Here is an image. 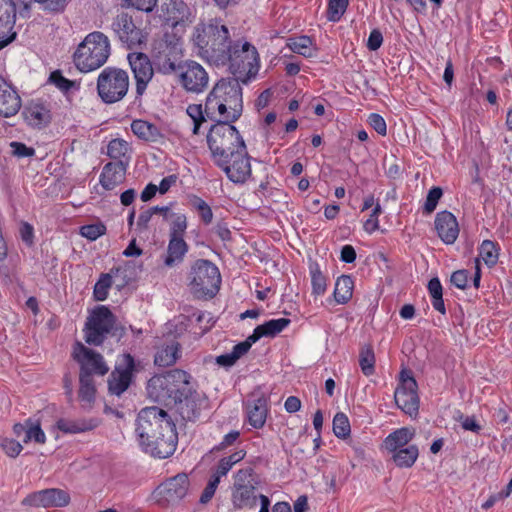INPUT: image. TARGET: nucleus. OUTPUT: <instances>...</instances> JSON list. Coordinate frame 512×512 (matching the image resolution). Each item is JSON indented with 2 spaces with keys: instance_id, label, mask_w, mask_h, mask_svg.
<instances>
[{
  "instance_id": "1",
  "label": "nucleus",
  "mask_w": 512,
  "mask_h": 512,
  "mask_svg": "<svg viewBox=\"0 0 512 512\" xmlns=\"http://www.w3.org/2000/svg\"><path fill=\"white\" fill-rule=\"evenodd\" d=\"M193 122L192 132L199 134L206 118L215 121H237L243 112L242 87L237 79L228 77L220 79L207 95L205 108L200 104H191L186 110Z\"/></svg>"
},
{
  "instance_id": "2",
  "label": "nucleus",
  "mask_w": 512,
  "mask_h": 512,
  "mask_svg": "<svg viewBox=\"0 0 512 512\" xmlns=\"http://www.w3.org/2000/svg\"><path fill=\"white\" fill-rule=\"evenodd\" d=\"M190 41L195 54L216 67L226 59L233 43L228 27L219 18L199 22L193 28Z\"/></svg>"
},
{
  "instance_id": "3",
  "label": "nucleus",
  "mask_w": 512,
  "mask_h": 512,
  "mask_svg": "<svg viewBox=\"0 0 512 512\" xmlns=\"http://www.w3.org/2000/svg\"><path fill=\"white\" fill-rule=\"evenodd\" d=\"M151 55L158 72L164 75L176 73L186 61L183 40L173 30L166 31L154 39Z\"/></svg>"
},
{
  "instance_id": "4",
  "label": "nucleus",
  "mask_w": 512,
  "mask_h": 512,
  "mask_svg": "<svg viewBox=\"0 0 512 512\" xmlns=\"http://www.w3.org/2000/svg\"><path fill=\"white\" fill-rule=\"evenodd\" d=\"M227 66L239 82L247 83L258 74L260 68L259 53L250 42L239 39L233 41L226 59L220 67Z\"/></svg>"
},
{
  "instance_id": "5",
  "label": "nucleus",
  "mask_w": 512,
  "mask_h": 512,
  "mask_svg": "<svg viewBox=\"0 0 512 512\" xmlns=\"http://www.w3.org/2000/svg\"><path fill=\"white\" fill-rule=\"evenodd\" d=\"M111 54L108 37L99 31L89 33L78 45L73 55L76 68L81 72H90L102 67Z\"/></svg>"
},
{
  "instance_id": "6",
  "label": "nucleus",
  "mask_w": 512,
  "mask_h": 512,
  "mask_svg": "<svg viewBox=\"0 0 512 512\" xmlns=\"http://www.w3.org/2000/svg\"><path fill=\"white\" fill-rule=\"evenodd\" d=\"M233 478L232 502L235 507L252 508L260 500L259 512H269L270 500L267 496L258 493L257 486L260 484V479L251 466L238 470Z\"/></svg>"
},
{
  "instance_id": "7",
  "label": "nucleus",
  "mask_w": 512,
  "mask_h": 512,
  "mask_svg": "<svg viewBox=\"0 0 512 512\" xmlns=\"http://www.w3.org/2000/svg\"><path fill=\"white\" fill-rule=\"evenodd\" d=\"M190 378L186 371L180 369L170 370L163 375H155L147 383V394L154 402L165 406L172 405L176 396L183 393L184 390L181 388H187Z\"/></svg>"
},
{
  "instance_id": "8",
  "label": "nucleus",
  "mask_w": 512,
  "mask_h": 512,
  "mask_svg": "<svg viewBox=\"0 0 512 512\" xmlns=\"http://www.w3.org/2000/svg\"><path fill=\"white\" fill-rule=\"evenodd\" d=\"M231 123L217 121L207 134V144L216 165H223L224 158L245 145L238 130Z\"/></svg>"
},
{
  "instance_id": "9",
  "label": "nucleus",
  "mask_w": 512,
  "mask_h": 512,
  "mask_svg": "<svg viewBox=\"0 0 512 512\" xmlns=\"http://www.w3.org/2000/svg\"><path fill=\"white\" fill-rule=\"evenodd\" d=\"M129 89L127 71L117 67H106L97 78V93L106 104L121 101Z\"/></svg>"
},
{
  "instance_id": "10",
  "label": "nucleus",
  "mask_w": 512,
  "mask_h": 512,
  "mask_svg": "<svg viewBox=\"0 0 512 512\" xmlns=\"http://www.w3.org/2000/svg\"><path fill=\"white\" fill-rule=\"evenodd\" d=\"M190 278L191 290L198 298H212L220 289L219 269L208 260H197L192 266Z\"/></svg>"
},
{
  "instance_id": "11",
  "label": "nucleus",
  "mask_w": 512,
  "mask_h": 512,
  "mask_svg": "<svg viewBox=\"0 0 512 512\" xmlns=\"http://www.w3.org/2000/svg\"><path fill=\"white\" fill-rule=\"evenodd\" d=\"M166 427L173 429L175 428V424L163 409L158 407H146L139 412L136 432L140 443H147L148 438L161 435L165 432Z\"/></svg>"
},
{
  "instance_id": "12",
  "label": "nucleus",
  "mask_w": 512,
  "mask_h": 512,
  "mask_svg": "<svg viewBox=\"0 0 512 512\" xmlns=\"http://www.w3.org/2000/svg\"><path fill=\"white\" fill-rule=\"evenodd\" d=\"M174 74L177 76L179 85L189 93H202L209 85L208 72L195 60L186 59Z\"/></svg>"
},
{
  "instance_id": "13",
  "label": "nucleus",
  "mask_w": 512,
  "mask_h": 512,
  "mask_svg": "<svg viewBox=\"0 0 512 512\" xmlns=\"http://www.w3.org/2000/svg\"><path fill=\"white\" fill-rule=\"evenodd\" d=\"M114 322V315L107 307H97L86 323V342L95 346L102 344L106 335L112 330Z\"/></svg>"
},
{
  "instance_id": "14",
  "label": "nucleus",
  "mask_w": 512,
  "mask_h": 512,
  "mask_svg": "<svg viewBox=\"0 0 512 512\" xmlns=\"http://www.w3.org/2000/svg\"><path fill=\"white\" fill-rule=\"evenodd\" d=\"M181 390H184L182 387ZM177 413L185 421H196L199 419L202 410L207 408L208 400L202 394L192 389L190 379H188L187 388L183 393H179L173 404Z\"/></svg>"
},
{
  "instance_id": "15",
  "label": "nucleus",
  "mask_w": 512,
  "mask_h": 512,
  "mask_svg": "<svg viewBox=\"0 0 512 512\" xmlns=\"http://www.w3.org/2000/svg\"><path fill=\"white\" fill-rule=\"evenodd\" d=\"M190 481L188 475L179 473L166 479L154 491L157 503L167 506L180 502L188 493Z\"/></svg>"
},
{
  "instance_id": "16",
  "label": "nucleus",
  "mask_w": 512,
  "mask_h": 512,
  "mask_svg": "<svg viewBox=\"0 0 512 512\" xmlns=\"http://www.w3.org/2000/svg\"><path fill=\"white\" fill-rule=\"evenodd\" d=\"M217 166L225 172L230 181L236 184H244L252 175L250 156L245 145L224 158L223 165Z\"/></svg>"
},
{
  "instance_id": "17",
  "label": "nucleus",
  "mask_w": 512,
  "mask_h": 512,
  "mask_svg": "<svg viewBox=\"0 0 512 512\" xmlns=\"http://www.w3.org/2000/svg\"><path fill=\"white\" fill-rule=\"evenodd\" d=\"M417 382L411 372L403 370L400 373V383L395 390L394 398L397 406L406 414L412 416L418 413L419 397Z\"/></svg>"
},
{
  "instance_id": "18",
  "label": "nucleus",
  "mask_w": 512,
  "mask_h": 512,
  "mask_svg": "<svg viewBox=\"0 0 512 512\" xmlns=\"http://www.w3.org/2000/svg\"><path fill=\"white\" fill-rule=\"evenodd\" d=\"M112 27L120 41L129 49H141L147 43V34L134 24L132 16L128 13L118 14Z\"/></svg>"
},
{
  "instance_id": "19",
  "label": "nucleus",
  "mask_w": 512,
  "mask_h": 512,
  "mask_svg": "<svg viewBox=\"0 0 512 512\" xmlns=\"http://www.w3.org/2000/svg\"><path fill=\"white\" fill-rule=\"evenodd\" d=\"M73 356L80 364V373L93 377V374L104 376L109 371L103 356L81 343H77Z\"/></svg>"
},
{
  "instance_id": "20",
  "label": "nucleus",
  "mask_w": 512,
  "mask_h": 512,
  "mask_svg": "<svg viewBox=\"0 0 512 512\" xmlns=\"http://www.w3.org/2000/svg\"><path fill=\"white\" fill-rule=\"evenodd\" d=\"M70 501L69 494L61 489L50 488L33 492L22 500V505L27 507H63Z\"/></svg>"
},
{
  "instance_id": "21",
  "label": "nucleus",
  "mask_w": 512,
  "mask_h": 512,
  "mask_svg": "<svg viewBox=\"0 0 512 512\" xmlns=\"http://www.w3.org/2000/svg\"><path fill=\"white\" fill-rule=\"evenodd\" d=\"M177 432L176 427L173 429L165 428V432L161 435H156L153 438H148L147 443H140L145 452L153 457L160 459L170 457L176 450L177 445Z\"/></svg>"
},
{
  "instance_id": "22",
  "label": "nucleus",
  "mask_w": 512,
  "mask_h": 512,
  "mask_svg": "<svg viewBox=\"0 0 512 512\" xmlns=\"http://www.w3.org/2000/svg\"><path fill=\"white\" fill-rule=\"evenodd\" d=\"M128 61L136 80V93L142 95L154 74L151 61L149 57L142 52L129 53Z\"/></svg>"
},
{
  "instance_id": "23",
  "label": "nucleus",
  "mask_w": 512,
  "mask_h": 512,
  "mask_svg": "<svg viewBox=\"0 0 512 512\" xmlns=\"http://www.w3.org/2000/svg\"><path fill=\"white\" fill-rule=\"evenodd\" d=\"M135 368L134 359L130 354L123 356V363L115 368L108 379V389L111 394L121 395L129 387Z\"/></svg>"
},
{
  "instance_id": "24",
  "label": "nucleus",
  "mask_w": 512,
  "mask_h": 512,
  "mask_svg": "<svg viewBox=\"0 0 512 512\" xmlns=\"http://www.w3.org/2000/svg\"><path fill=\"white\" fill-rule=\"evenodd\" d=\"M268 397L261 392H253L246 401V415L248 423L260 429L264 426L268 415Z\"/></svg>"
},
{
  "instance_id": "25",
  "label": "nucleus",
  "mask_w": 512,
  "mask_h": 512,
  "mask_svg": "<svg viewBox=\"0 0 512 512\" xmlns=\"http://www.w3.org/2000/svg\"><path fill=\"white\" fill-rule=\"evenodd\" d=\"M435 229L446 244H453L459 235L456 217L448 211L439 212L435 218Z\"/></svg>"
},
{
  "instance_id": "26",
  "label": "nucleus",
  "mask_w": 512,
  "mask_h": 512,
  "mask_svg": "<svg viewBox=\"0 0 512 512\" xmlns=\"http://www.w3.org/2000/svg\"><path fill=\"white\" fill-rule=\"evenodd\" d=\"M21 108V99L13 87L0 76V115L11 117Z\"/></svg>"
},
{
  "instance_id": "27",
  "label": "nucleus",
  "mask_w": 512,
  "mask_h": 512,
  "mask_svg": "<svg viewBox=\"0 0 512 512\" xmlns=\"http://www.w3.org/2000/svg\"><path fill=\"white\" fill-rule=\"evenodd\" d=\"M126 166L122 160L105 164L100 174V184L102 187L105 190H113L122 184L125 180Z\"/></svg>"
},
{
  "instance_id": "28",
  "label": "nucleus",
  "mask_w": 512,
  "mask_h": 512,
  "mask_svg": "<svg viewBox=\"0 0 512 512\" xmlns=\"http://www.w3.org/2000/svg\"><path fill=\"white\" fill-rule=\"evenodd\" d=\"M291 320L288 318L272 319L264 324L258 325L253 333L246 339L252 346L253 343L257 342L262 337H275L277 334L282 332L289 324Z\"/></svg>"
},
{
  "instance_id": "29",
  "label": "nucleus",
  "mask_w": 512,
  "mask_h": 512,
  "mask_svg": "<svg viewBox=\"0 0 512 512\" xmlns=\"http://www.w3.org/2000/svg\"><path fill=\"white\" fill-rule=\"evenodd\" d=\"M164 5L167 17L173 22L174 27L192 22L194 18L192 10L183 0H167Z\"/></svg>"
},
{
  "instance_id": "30",
  "label": "nucleus",
  "mask_w": 512,
  "mask_h": 512,
  "mask_svg": "<svg viewBox=\"0 0 512 512\" xmlns=\"http://www.w3.org/2000/svg\"><path fill=\"white\" fill-rule=\"evenodd\" d=\"M22 115L32 127L41 128L51 121L50 110L41 103H30L24 108Z\"/></svg>"
},
{
  "instance_id": "31",
  "label": "nucleus",
  "mask_w": 512,
  "mask_h": 512,
  "mask_svg": "<svg viewBox=\"0 0 512 512\" xmlns=\"http://www.w3.org/2000/svg\"><path fill=\"white\" fill-rule=\"evenodd\" d=\"M415 436V429L402 427L390 433L383 442V447L391 454L409 446Z\"/></svg>"
},
{
  "instance_id": "32",
  "label": "nucleus",
  "mask_w": 512,
  "mask_h": 512,
  "mask_svg": "<svg viewBox=\"0 0 512 512\" xmlns=\"http://www.w3.org/2000/svg\"><path fill=\"white\" fill-rule=\"evenodd\" d=\"M131 130L137 138L145 142L160 143L164 139L160 129L155 124L145 120L132 121Z\"/></svg>"
},
{
  "instance_id": "33",
  "label": "nucleus",
  "mask_w": 512,
  "mask_h": 512,
  "mask_svg": "<svg viewBox=\"0 0 512 512\" xmlns=\"http://www.w3.org/2000/svg\"><path fill=\"white\" fill-rule=\"evenodd\" d=\"M180 356V344L171 339L158 348L154 363L159 367H168L173 365Z\"/></svg>"
},
{
  "instance_id": "34",
  "label": "nucleus",
  "mask_w": 512,
  "mask_h": 512,
  "mask_svg": "<svg viewBox=\"0 0 512 512\" xmlns=\"http://www.w3.org/2000/svg\"><path fill=\"white\" fill-rule=\"evenodd\" d=\"M99 420L96 418L91 419H79V420H70L61 418L57 421V428L64 433H82L86 431H91L98 427Z\"/></svg>"
},
{
  "instance_id": "35",
  "label": "nucleus",
  "mask_w": 512,
  "mask_h": 512,
  "mask_svg": "<svg viewBox=\"0 0 512 512\" xmlns=\"http://www.w3.org/2000/svg\"><path fill=\"white\" fill-rule=\"evenodd\" d=\"M80 387L78 391V398L81 406L84 409H91L96 398V387L94 379L91 375L84 373L79 374Z\"/></svg>"
},
{
  "instance_id": "36",
  "label": "nucleus",
  "mask_w": 512,
  "mask_h": 512,
  "mask_svg": "<svg viewBox=\"0 0 512 512\" xmlns=\"http://www.w3.org/2000/svg\"><path fill=\"white\" fill-rule=\"evenodd\" d=\"M16 20V5L13 0H0V38L13 31Z\"/></svg>"
},
{
  "instance_id": "37",
  "label": "nucleus",
  "mask_w": 512,
  "mask_h": 512,
  "mask_svg": "<svg viewBox=\"0 0 512 512\" xmlns=\"http://www.w3.org/2000/svg\"><path fill=\"white\" fill-rule=\"evenodd\" d=\"M187 251L188 245L183 237L171 236L167 248V256L164 260L165 265L167 267H173L182 262Z\"/></svg>"
},
{
  "instance_id": "38",
  "label": "nucleus",
  "mask_w": 512,
  "mask_h": 512,
  "mask_svg": "<svg viewBox=\"0 0 512 512\" xmlns=\"http://www.w3.org/2000/svg\"><path fill=\"white\" fill-rule=\"evenodd\" d=\"M120 268H112L109 273H102L94 286L93 296L97 301H104L108 297L109 289L113 285V278L118 276Z\"/></svg>"
},
{
  "instance_id": "39",
  "label": "nucleus",
  "mask_w": 512,
  "mask_h": 512,
  "mask_svg": "<svg viewBox=\"0 0 512 512\" xmlns=\"http://www.w3.org/2000/svg\"><path fill=\"white\" fill-rule=\"evenodd\" d=\"M391 454V458L396 466L400 468H409L416 462L419 456V450L416 445H409L408 447Z\"/></svg>"
},
{
  "instance_id": "40",
  "label": "nucleus",
  "mask_w": 512,
  "mask_h": 512,
  "mask_svg": "<svg viewBox=\"0 0 512 512\" xmlns=\"http://www.w3.org/2000/svg\"><path fill=\"white\" fill-rule=\"evenodd\" d=\"M353 280L350 276L342 275L335 283L334 299L339 304L347 303L353 294Z\"/></svg>"
},
{
  "instance_id": "41",
  "label": "nucleus",
  "mask_w": 512,
  "mask_h": 512,
  "mask_svg": "<svg viewBox=\"0 0 512 512\" xmlns=\"http://www.w3.org/2000/svg\"><path fill=\"white\" fill-rule=\"evenodd\" d=\"M250 348L251 345L247 340L240 342L234 346L233 351L231 353L218 356L216 358V362L220 366H232L237 362L238 359L245 355L250 350Z\"/></svg>"
},
{
  "instance_id": "42",
  "label": "nucleus",
  "mask_w": 512,
  "mask_h": 512,
  "mask_svg": "<svg viewBox=\"0 0 512 512\" xmlns=\"http://www.w3.org/2000/svg\"><path fill=\"white\" fill-rule=\"evenodd\" d=\"M131 151L130 143L121 138L112 139L107 145V155L111 159L120 161L122 158H128Z\"/></svg>"
},
{
  "instance_id": "43",
  "label": "nucleus",
  "mask_w": 512,
  "mask_h": 512,
  "mask_svg": "<svg viewBox=\"0 0 512 512\" xmlns=\"http://www.w3.org/2000/svg\"><path fill=\"white\" fill-rule=\"evenodd\" d=\"M359 365L364 375L370 376L374 373L375 355L372 346H364L361 348Z\"/></svg>"
},
{
  "instance_id": "44",
  "label": "nucleus",
  "mask_w": 512,
  "mask_h": 512,
  "mask_svg": "<svg viewBox=\"0 0 512 512\" xmlns=\"http://www.w3.org/2000/svg\"><path fill=\"white\" fill-rule=\"evenodd\" d=\"M287 46L294 53L300 54L304 57L312 56V40L308 36L289 39Z\"/></svg>"
},
{
  "instance_id": "45",
  "label": "nucleus",
  "mask_w": 512,
  "mask_h": 512,
  "mask_svg": "<svg viewBox=\"0 0 512 512\" xmlns=\"http://www.w3.org/2000/svg\"><path fill=\"white\" fill-rule=\"evenodd\" d=\"M498 249L494 242L490 240H485L482 242L479 248V257L485 262L489 267L495 265L498 261Z\"/></svg>"
},
{
  "instance_id": "46",
  "label": "nucleus",
  "mask_w": 512,
  "mask_h": 512,
  "mask_svg": "<svg viewBox=\"0 0 512 512\" xmlns=\"http://www.w3.org/2000/svg\"><path fill=\"white\" fill-rule=\"evenodd\" d=\"M333 432L336 437L346 439L351 432L348 417L344 413H337L333 419Z\"/></svg>"
},
{
  "instance_id": "47",
  "label": "nucleus",
  "mask_w": 512,
  "mask_h": 512,
  "mask_svg": "<svg viewBox=\"0 0 512 512\" xmlns=\"http://www.w3.org/2000/svg\"><path fill=\"white\" fill-rule=\"evenodd\" d=\"M348 0H329L327 9V19L337 22L341 19L348 7Z\"/></svg>"
},
{
  "instance_id": "48",
  "label": "nucleus",
  "mask_w": 512,
  "mask_h": 512,
  "mask_svg": "<svg viewBox=\"0 0 512 512\" xmlns=\"http://www.w3.org/2000/svg\"><path fill=\"white\" fill-rule=\"evenodd\" d=\"M31 440H34L38 444H44L46 436L41 429L39 422L28 419V431L23 442L28 443Z\"/></svg>"
},
{
  "instance_id": "49",
  "label": "nucleus",
  "mask_w": 512,
  "mask_h": 512,
  "mask_svg": "<svg viewBox=\"0 0 512 512\" xmlns=\"http://www.w3.org/2000/svg\"><path fill=\"white\" fill-rule=\"evenodd\" d=\"M192 203L202 222L206 225L210 224L213 219V212L210 206L199 197H195Z\"/></svg>"
},
{
  "instance_id": "50",
  "label": "nucleus",
  "mask_w": 512,
  "mask_h": 512,
  "mask_svg": "<svg viewBox=\"0 0 512 512\" xmlns=\"http://www.w3.org/2000/svg\"><path fill=\"white\" fill-rule=\"evenodd\" d=\"M106 232V227L102 223H95V224H89L84 225L80 228V234L81 236L94 241L100 236L104 235Z\"/></svg>"
},
{
  "instance_id": "51",
  "label": "nucleus",
  "mask_w": 512,
  "mask_h": 512,
  "mask_svg": "<svg viewBox=\"0 0 512 512\" xmlns=\"http://www.w3.org/2000/svg\"><path fill=\"white\" fill-rule=\"evenodd\" d=\"M442 194H443V192L440 187H433L428 192V195H427L424 207H423L424 213L431 214L436 209V206L438 204V201L442 197Z\"/></svg>"
},
{
  "instance_id": "52",
  "label": "nucleus",
  "mask_w": 512,
  "mask_h": 512,
  "mask_svg": "<svg viewBox=\"0 0 512 512\" xmlns=\"http://www.w3.org/2000/svg\"><path fill=\"white\" fill-rule=\"evenodd\" d=\"M312 281V292L314 295H323L326 291V277L321 273L319 269H315L311 272Z\"/></svg>"
},
{
  "instance_id": "53",
  "label": "nucleus",
  "mask_w": 512,
  "mask_h": 512,
  "mask_svg": "<svg viewBox=\"0 0 512 512\" xmlns=\"http://www.w3.org/2000/svg\"><path fill=\"white\" fill-rule=\"evenodd\" d=\"M0 447L7 456L12 458L17 457L23 449L18 441L9 438H3L0 442Z\"/></svg>"
},
{
  "instance_id": "54",
  "label": "nucleus",
  "mask_w": 512,
  "mask_h": 512,
  "mask_svg": "<svg viewBox=\"0 0 512 512\" xmlns=\"http://www.w3.org/2000/svg\"><path fill=\"white\" fill-rule=\"evenodd\" d=\"M382 213L381 205L377 202L369 218L364 223V230L373 233L379 228L378 216Z\"/></svg>"
},
{
  "instance_id": "55",
  "label": "nucleus",
  "mask_w": 512,
  "mask_h": 512,
  "mask_svg": "<svg viewBox=\"0 0 512 512\" xmlns=\"http://www.w3.org/2000/svg\"><path fill=\"white\" fill-rule=\"evenodd\" d=\"M49 79L62 91H68L73 86V82L66 79L59 70L53 71Z\"/></svg>"
},
{
  "instance_id": "56",
  "label": "nucleus",
  "mask_w": 512,
  "mask_h": 512,
  "mask_svg": "<svg viewBox=\"0 0 512 512\" xmlns=\"http://www.w3.org/2000/svg\"><path fill=\"white\" fill-rule=\"evenodd\" d=\"M34 1L41 4L45 10H48V11L54 12V13L62 12L67 5V0H34Z\"/></svg>"
},
{
  "instance_id": "57",
  "label": "nucleus",
  "mask_w": 512,
  "mask_h": 512,
  "mask_svg": "<svg viewBox=\"0 0 512 512\" xmlns=\"http://www.w3.org/2000/svg\"><path fill=\"white\" fill-rule=\"evenodd\" d=\"M12 154L17 157H31L35 154L32 147H27L24 143L13 141L10 143Z\"/></svg>"
},
{
  "instance_id": "58",
  "label": "nucleus",
  "mask_w": 512,
  "mask_h": 512,
  "mask_svg": "<svg viewBox=\"0 0 512 512\" xmlns=\"http://www.w3.org/2000/svg\"><path fill=\"white\" fill-rule=\"evenodd\" d=\"M186 228H187V222H186L185 215H182V214L176 215L172 222L170 237L171 236L182 237Z\"/></svg>"
},
{
  "instance_id": "59",
  "label": "nucleus",
  "mask_w": 512,
  "mask_h": 512,
  "mask_svg": "<svg viewBox=\"0 0 512 512\" xmlns=\"http://www.w3.org/2000/svg\"><path fill=\"white\" fill-rule=\"evenodd\" d=\"M218 480L217 478H210L206 487L204 488L201 496H200V502L202 504L208 503L214 496L215 491L218 487Z\"/></svg>"
},
{
  "instance_id": "60",
  "label": "nucleus",
  "mask_w": 512,
  "mask_h": 512,
  "mask_svg": "<svg viewBox=\"0 0 512 512\" xmlns=\"http://www.w3.org/2000/svg\"><path fill=\"white\" fill-rule=\"evenodd\" d=\"M128 6L137 10L151 12L157 4V0H123Z\"/></svg>"
},
{
  "instance_id": "61",
  "label": "nucleus",
  "mask_w": 512,
  "mask_h": 512,
  "mask_svg": "<svg viewBox=\"0 0 512 512\" xmlns=\"http://www.w3.org/2000/svg\"><path fill=\"white\" fill-rule=\"evenodd\" d=\"M469 272L465 269L455 271L451 276V283L459 289H465L468 285Z\"/></svg>"
},
{
  "instance_id": "62",
  "label": "nucleus",
  "mask_w": 512,
  "mask_h": 512,
  "mask_svg": "<svg viewBox=\"0 0 512 512\" xmlns=\"http://www.w3.org/2000/svg\"><path fill=\"white\" fill-rule=\"evenodd\" d=\"M368 121H369V124L371 125V127H373V129L377 133H379L380 135H383V136L386 135L387 126H386V122L382 116H380L379 114L373 113L369 116Z\"/></svg>"
},
{
  "instance_id": "63",
  "label": "nucleus",
  "mask_w": 512,
  "mask_h": 512,
  "mask_svg": "<svg viewBox=\"0 0 512 512\" xmlns=\"http://www.w3.org/2000/svg\"><path fill=\"white\" fill-rule=\"evenodd\" d=\"M20 236L24 243H26L28 246H32L34 239L33 226L27 222H22L20 227Z\"/></svg>"
},
{
  "instance_id": "64",
  "label": "nucleus",
  "mask_w": 512,
  "mask_h": 512,
  "mask_svg": "<svg viewBox=\"0 0 512 512\" xmlns=\"http://www.w3.org/2000/svg\"><path fill=\"white\" fill-rule=\"evenodd\" d=\"M382 43H383L382 33L379 30L374 29L369 35V38L367 41V48L370 51H376L381 47Z\"/></svg>"
}]
</instances>
